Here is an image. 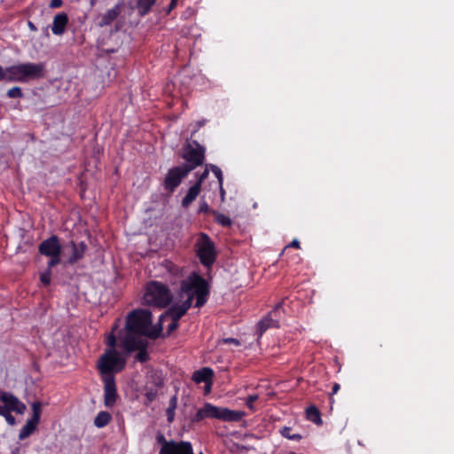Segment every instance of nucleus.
<instances>
[{"label": "nucleus", "mask_w": 454, "mask_h": 454, "mask_svg": "<svg viewBox=\"0 0 454 454\" xmlns=\"http://www.w3.org/2000/svg\"><path fill=\"white\" fill-rule=\"evenodd\" d=\"M121 9L119 5H115L114 8L109 9L106 13H104L99 21L98 26L100 27H106L113 23L114 20L117 19L120 15Z\"/></svg>", "instance_id": "18"}, {"label": "nucleus", "mask_w": 454, "mask_h": 454, "mask_svg": "<svg viewBox=\"0 0 454 454\" xmlns=\"http://www.w3.org/2000/svg\"><path fill=\"white\" fill-rule=\"evenodd\" d=\"M46 65L43 62H25L7 67L8 82L26 83L45 76Z\"/></svg>", "instance_id": "3"}, {"label": "nucleus", "mask_w": 454, "mask_h": 454, "mask_svg": "<svg viewBox=\"0 0 454 454\" xmlns=\"http://www.w3.org/2000/svg\"><path fill=\"white\" fill-rule=\"evenodd\" d=\"M209 170H210L209 164H207V165H206L204 171L198 176L196 183H200V186H201L204 180H206L207 178Z\"/></svg>", "instance_id": "36"}, {"label": "nucleus", "mask_w": 454, "mask_h": 454, "mask_svg": "<svg viewBox=\"0 0 454 454\" xmlns=\"http://www.w3.org/2000/svg\"><path fill=\"white\" fill-rule=\"evenodd\" d=\"M28 26L32 30H36L35 25L31 21L28 22Z\"/></svg>", "instance_id": "55"}, {"label": "nucleus", "mask_w": 454, "mask_h": 454, "mask_svg": "<svg viewBox=\"0 0 454 454\" xmlns=\"http://www.w3.org/2000/svg\"><path fill=\"white\" fill-rule=\"evenodd\" d=\"M219 190H220L221 200L224 201L226 192H225V190L223 189V186L219 185Z\"/></svg>", "instance_id": "47"}, {"label": "nucleus", "mask_w": 454, "mask_h": 454, "mask_svg": "<svg viewBox=\"0 0 454 454\" xmlns=\"http://www.w3.org/2000/svg\"><path fill=\"white\" fill-rule=\"evenodd\" d=\"M7 96L10 98H22L23 93L20 87L15 86V87L11 88L10 90H8Z\"/></svg>", "instance_id": "34"}, {"label": "nucleus", "mask_w": 454, "mask_h": 454, "mask_svg": "<svg viewBox=\"0 0 454 454\" xmlns=\"http://www.w3.org/2000/svg\"><path fill=\"white\" fill-rule=\"evenodd\" d=\"M211 215L214 216L215 222L219 225L223 227H231L232 225L231 219L224 214L212 210Z\"/></svg>", "instance_id": "25"}, {"label": "nucleus", "mask_w": 454, "mask_h": 454, "mask_svg": "<svg viewBox=\"0 0 454 454\" xmlns=\"http://www.w3.org/2000/svg\"><path fill=\"white\" fill-rule=\"evenodd\" d=\"M0 402L5 405L7 411H14L18 414H23L27 409L23 403L9 392L2 391L0 393Z\"/></svg>", "instance_id": "12"}, {"label": "nucleus", "mask_w": 454, "mask_h": 454, "mask_svg": "<svg viewBox=\"0 0 454 454\" xmlns=\"http://www.w3.org/2000/svg\"><path fill=\"white\" fill-rule=\"evenodd\" d=\"M288 247L297 249L301 248L300 242L297 239H294Z\"/></svg>", "instance_id": "46"}, {"label": "nucleus", "mask_w": 454, "mask_h": 454, "mask_svg": "<svg viewBox=\"0 0 454 454\" xmlns=\"http://www.w3.org/2000/svg\"><path fill=\"white\" fill-rule=\"evenodd\" d=\"M246 416L242 411H233L224 407H218L206 403L199 409L192 419V423H199L204 419H217L226 422H238Z\"/></svg>", "instance_id": "4"}, {"label": "nucleus", "mask_w": 454, "mask_h": 454, "mask_svg": "<svg viewBox=\"0 0 454 454\" xmlns=\"http://www.w3.org/2000/svg\"><path fill=\"white\" fill-rule=\"evenodd\" d=\"M161 332H162V326L160 324H159L158 325H155V326H153L151 325V326L146 329V333H145V336H146L150 339H153V340H156L157 338L160 337Z\"/></svg>", "instance_id": "29"}, {"label": "nucleus", "mask_w": 454, "mask_h": 454, "mask_svg": "<svg viewBox=\"0 0 454 454\" xmlns=\"http://www.w3.org/2000/svg\"><path fill=\"white\" fill-rule=\"evenodd\" d=\"M101 380L104 383V404L106 407H113L119 396L117 393L115 378L107 377L106 379Z\"/></svg>", "instance_id": "11"}, {"label": "nucleus", "mask_w": 454, "mask_h": 454, "mask_svg": "<svg viewBox=\"0 0 454 454\" xmlns=\"http://www.w3.org/2000/svg\"><path fill=\"white\" fill-rule=\"evenodd\" d=\"M7 408L5 407V405H0V416H5V413H7Z\"/></svg>", "instance_id": "49"}, {"label": "nucleus", "mask_w": 454, "mask_h": 454, "mask_svg": "<svg viewBox=\"0 0 454 454\" xmlns=\"http://www.w3.org/2000/svg\"><path fill=\"white\" fill-rule=\"evenodd\" d=\"M40 254L49 257L50 268H53L61 262L62 246L59 238L57 235H51L48 239L43 240L38 246Z\"/></svg>", "instance_id": "9"}, {"label": "nucleus", "mask_w": 454, "mask_h": 454, "mask_svg": "<svg viewBox=\"0 0 454 454\" xmlns=\"http://www.w3.org/2000/svg\"><path fill=\"white\" fill-rule=\"evenodd\" d=\"M214 371L209 367H203L193 372L192 380L197 383H205V392L209 393L211 391L213 384Z\"/></svg>", "instance_id": "15"}, {"label": "nucleus", "mask_w": 454, "mask_h": 454, "mask_svg": "<svg viewBox=\"0 0 454 454\" xmlns=\"http://www.w3.org/2000/svg\"><path fill=\"white\" fill-rule=\"evenodd\" d=\"M156 393L153 391H148L146 393V397L149 401H153L155 398Z\"/></svg>", "instance_id": "48"}, {"label": "nucleus", "mask_w": 454, "mask_h": 454, "mask_svg": "<svg viewBox=\"0 0 454 454\" xmlns=\"http://www.w3.org/2000/svg\"><path fill=\"white\" fill-rule=\"evenodd\" d=\"M271 313H270L267 317H263L257 324V333L259 336H262L269 328L270 327H278V322L270 317Z\"/></svg>", "instance_id": "20"}, {"label": "nucleus", "mask_w": 454, "mask_h": 454, "mask_svg": "<svg viewBox=\"0 0 454 454\" xmlns=\"http://www.w3.org/2000/svg\"><path fill=\"white\" fill-rule=\"evenodd\" d=\"M172 298V294L167 285L153 280L145 286L143 304L163 309L169 305Z\"/></svg>", "instance_id": "5"}, {"label": "nucleus", "mask_w": 454, "mask_h": 454, "mask_svg": "<svg viewBox=\"0 0 454 454\" xmlns=\"http://www.w3.org/2000/svg\"><path fill=\"white\" fill-rule=\"evenodd\" d=\"M159 454H193V450L190 442L170 440L168 447L160 448Z\"/></svg>", "instance_id": "13"}, {"label": "nucleus", "mask_w": 454, "mask_h": 454, "mask_svg": "<svg viewBox=\"0 0 454 454\" xmlns=\"http://www.w3.org/2000/svg\"><path fill=\"white\" fill-rule=\"evenodd\" d=\"M156 0H137V10L141 16L146 15L155 4Z\"/></svg>", "instance_id": "26"}, {"label": "nucleus", "mask_w": 454, "mask_h": 454, "mask_svg": "<svg viewBox=\"0 0 454 454\" xmlns=\"http://www.w3.org/2000/svg\"><path fill=\"white\" fill-rule=\"evenodd\" d=\"M70 245L72 247V254L68 258L67 263L73 265L84 257L88 247L83 241L76 243L74 240H72L70 242Z\"/></svg>", "instance_id": "16"}, {"label": "nucleus", "mask_w": 454, "mask_h": 454, "mask_svg": "<svg viewBox=\"0 0 454 454\" xmlns=\"http://www.w3.org/2000/svg\"><path fill=\"white\" fill-rule=\"evenodd\" d=\"M146 340L138 336V333L126 332L125 335L121 340V347L128 353L130 354L136 351Z\"/></svg>", "instance_id": "14"}, {"label": "nucleus", "mask_w": 454, "mask_h": 454, "mask_svg": "<svg viewBox=\"0 0 454 454\" xmlns=\"http://www.w3.org/2000/svg\"><path fill=\"white\" fill-rule=\"evenodd\" d=\"M186 314L184 309L179 304L172 305L167 311L166 315L170 317L173 321H179V319Z\"/></svg>", "instance_id": "23"}, {"label": "nucleus", "mask_w": 454, "mask_h": 454, "mask_svg": "<svg viewBox=\"0 0 454 454\" xmlns=\"http://www.w3.org/2000/svg\"><path fill=\"white\" fill-rule=\"evenodd\" d=\"M306 417L309 420L317 425L322 424L321 413L316 406L312 405L307 408Z\"/></svg>", "instance_id": "24"}, {"label": "nucleus", "mask_w": 454, "mask_h": 454, "mask_svg": "<svg viewBox=\"0 0 454 454\" xmlns=\"http://www.w3.org/2000/svg\"><path fill=\"white\" fill-rule=\"evenodd\" d=\"M212 210L207 201L202 200L200 204L198 213L211 214Z\"/></svg>", "instance_id": "38"}, {"label": "nucleus", "mask_w": 454, "mask_h": 454, "mask_svg": "<svg viewBox=\"0 0 454 454\" xmlns=\"http://www.w3.org/2000/svg\"><path fill=\"white\" fill-rule=\"evenodd\" d=\"M155 385L157 387H161L163 385V380L160 378H158L157 380H155Z\"/></svg>", "instance_id": "50"}, {"label": "nucleus", "mask_w": 454, "mask_h": 454, "mask_svg": "<svg viewBox=\"0 0 454 454\" xmlns=\"http://www.w3.org/2000/svg\"><path fill=\"white\" fill-rule=\"evenodd\" d=\"M153 324V315L149 309H136L126 317L125 331L145 336L146 329Z\"/></svg>", "instance_id": "6"}, {"label": "nucleus", "mask_w": 454, "mask_h": 454, "mask_svg": "<svg viewBox=\"0 0 454 454\" xmlns=\"http://www.w3.org/2000/svg\"><path fill=\"white\" fill-rule=\"evenodd\" d=\"M181 292L187 295V298L179 304L184 310L192 307V301L195 298V307L204 306L209 297L210 289L207 281L196 272H192L189 277L181 282Z\"/></svg>", "instance_id": "2"}, {"label": "nucleus", "mask_w": 454, "mask_h": 454, "mask_svg": "<svg viewBox=\"0 0 454 454\" xmlns=\"http://www.w3.org/2000/svg\"><path fill=\"white\" fill-rule=\"evenodd\" d=\"M174 10L173 7H171V5H168V7L167 8L166 10V14L168 15L170 14L171 11Z\"/></svg>", "instance_id": "52"}, {"label": "nucleus", "mask_w": 454, "mask_h": 454, "mask_svg": "<svg viewBox=\"0 0 454 454\" xmlns=\"http://www.w3.org/2000/svg\"><path fill=\"white\" fill-rule=\"evenodd\" d=\"M291 431H292V428L291 427H284L281 430H280V433H281V435L287 438V439H290V440H295V441H299L301 439V436L298 434H291Z\"/></svg>", "instance_id": "32"}, {"label": "nucleus", "mask_w": 454, "mask_h": 454, "mask_svg": "<svg viewBox=\"0 0 454 454\" xmlns=\"http://www.w3.org/2000/svg\"><path fill=\"white\" fill-rule=\"evenodd\" d=\"M68 24V17L65 12L58 13L54 19L51 27V31L56 35H61L65 33L66 27Z\"/></svg>", "instance_id": "17"}, {"label": "nucleus", "mask_w": 454, "mask_h": 454, "mask_svg": "<svg viewBox=\"0 0 454 454\" xmlns=\"http://www.w3.org/2000/svg\"><path fill=\"white\" fill-rule=\"evenodd\" d=\"M178 0H171L169 5L173 7L174 9L177 6Z\"/></svg>", "instance_id": "51"}, {"label": "nucleus", "mask_w": 454, "mask_h": 454, "mask_svg": "<svg viewBox=\"0 0 454 454\" xmlns=\"http://www.w3.org/2000/svg\"><path fill=\"white\" fill-rule=\"evenodd\" d=\"M200 191L201 186H200V183H195L190 187L187 194L182 200V207H188L196 200Z\"/></svg>", "instance_id": "19"}, {"label": "nucleus", "mask_w": 454, "mask_h": 454, "mask_svg": "<svg viewBox=\"0 0 454 454\" xmlns=\"http://www.w3.org/2000/svg\"><path fill=\"white\" fill-rule=\"evenodd\" d=\"M205 124V121H200L197 122V127L198 129H200V127H202L203 125Z\"/></svg>", "instance_id": "54"}, {"label": "nucleus", "mask_w": 454, "mask_h": 454, "mask_svg": "<svg viewBox=\"0 0 454 454\" xmlns=\"http://www.w3.org/2000/svg\"><path fill=\"white\" fill-rule=\"evenodd\" d=\"M112 420V415L108 411H99L94 419V425L98 428H103Z\"/></svg>", "instance_id": "21"}, {"label": "nucleus", "mask_w": 454, "mask_h": 454, "mask_svg": "<svg viewBox=\"0 0 454 454\" xmlns=\"http://www.w3.org/2000/svg\"><path fill=\"white\" fill-rule=\"evenodd\" d=\"M196 255L200 263L210 270L216 261L217 252L215 243L210 237L204 232H200L195 243Z\"/></svg>", "instance_id": "7"}, {"label": "nucleus", "mask_w": 454, "mask_h": 454, "mask_svg": "<svg viewBox=\"0 0 454 454\" xmlns=\"http://www.w3.org/2000/svg\"><path fill=\"white\" fill-rule=\"evenodd\" d=\"M11 412L12 411H7V413H5V416H4V418L8 422V424L12 426L15 424V418L11 414Z\"/></svg>", "instance_id": "42"}, {"label": "nucleus", "mask_w": 454, "mask_h": 454, "mask_svg": "<svg viewBox=\"0 0 454 454\" xmlns=\"http://www.w3.org/2000/svg\"><path fill=\"white\" fill-rule=\"evenodd\" d=\"M190 172L182 165L170 168L164 179V189L173 192Z\"/></svg>", "instance_id": "10"}, {"label": "nucleus", "mask_w": 454, "mask_h": 454, "mask_svg": "<svg viewBox=\"0 0 454 454\" xmlns=\"http://www.w3.org/2000/svg\"><path fill=\"white\" fill-rule=\"evenodd\" d=\"M120 321L121 319L118 318L112 326V331L106 339L107 348L98 361L97 367L101 379L115 378L114 374L123 371L126 365L125 357L116 349L117 336L121 338L123 332L122 330L118 331Z\"/></svg>", "instance_id": "1"}, {"label": "nucleus", "mask_w": 454, "mask_h": 454, "mask_svg": "<svg viewBox=\"0 0 454 454\" xmlns=\"http://www.w3.org/2000/svg\"><path fill=\"white\" fill-rule=\"evenodd\" d=\"M32 418L30 419L34 421H40L41 412H42V403L40 402H35L32 404Z\"/></svg>", "instance_id": "31"}, {"label": "nucleus", "mask_w": 454, "mask_h": 454, "mask_svg": "<svg viewBox=\"0 0 454 454\" xmlns=\"http://www.w3.org/2000/svg\"><path fill=\"white\" fill-rule=\"evenodd\" d=\"M167 268H168V271H169L171 274H173V275H175V276H176V277H178L179 275H181L182 270H181L178 266H176V264H174V263H172V262H168V265H167Z\"/></svg>", "instance_id": "35"}, {"label": "nucleus", "mask_w": 454, "mask_h": 454, "mask_svg": "<svg viewBox=\"0 0 454 454\" xmlns=\"http://www.w3.org/2000/svg\"><path fill=\"white\" fill-rule=\"evenodd\" d=\"M210 170L215 174V177L217 178L218 184L223 185V172L220 168L214 164H209Z\"/></svg>", "instance_id": "33"}, {"label": "nucleus", "mask_w": 454, "mask_h": 454, "mask_svg": "<svg viewBox=\"0 0 454 454\" xmlns=\"http://www.w3.org/2000/svg\"><path fill=\"white\" fill-rule=\"evenodd\" d=\"M3 80H6L8 82L7 67L4 69L0 66V82Z\"/></svg>", "instance_id": "43"}, {"label": "nucleus", "mask_w": 454, "mask_h": 454, "mask_svg": "<svg viewBox=\"0 0 454 454\" xmlns=\"http://www.w3.org/2000/svg\"><path fill=\"white\" fill-rule=\"evenodd\" d=\"M340 385L339 383H333L331 395L337 394V392L340 390Z\"/></svg>", "instance_id": "45"}, {"label": "nucleus", "mask_w": 454, "mask_h": 454, "mask_svg": "<svg viewBox=\"0 0 454 454\" xmlns=\"http://www.w3.org/2000/svg\"><path fill=\"white\" fill-rule=\"evenodd\" d=\"M176 403H177V398H176V395H174L173 397H171V399L169 401L168 407V409L166 411L167 420L169 423L174 421V419H175V410L176 408Z\"/></svg>", "instance_id": "28"}, {"label": "nucleus", "mask_w": 454, "mask_h": 454, "mask_svg": "<svg viewBox=\"0 0 454 454\" xmlns=\"http://www.w3.org/2000/svg\"><path fill=\"white\" fill-rule=\"evenodd\" d=\"M179 326L178 321H173L168 325V333H170L174 331H176Z\"/></svg>", "instance_id": "41"}, {"label": "nucleus", "mask_w": 454, "mask_h": 454, "mask_svg": "<svg viewBox=\"0 0 454 454\" xmlns=\"http://www.w3.org/2000/svg\"><path fill=\"white\" fill-rule=\"evenodd\" d=\"M39 422L34 421L32 419H28L25 426L20 429L19 434V439L24 440L27 438L30 434H33V432L35 430L36 426Z\"/></svg>", "instance_id": "22"}, {"label": "nucleus", "mask_w": 454, "mask_h": 454, "mask_svg": "<svg viewBox=\"0 0 454 454\" xmlns=\"http://www.w3.org/2000/svg\"><path fill=\"white\" fill-rule=\"evenodd\" d=\"M223 342L225 344H234L235 346H240V341L236 338H224Z\"/></svg>", "instance_id": "40"}, {"label": "nucleus", "mask_w": 454, "mask_h": 454, "mask_svg": "<svg viewBox=\"0 0 454 454\" xmlns=\"http://www.w3.org/2000/svg\"><path fill=\"white\" fill-rule=\"evenodd\" d=\"M156 442L161 445V448L168 447V445L170 443V441H167L166 437L161 433L157 434Z\"/></svg>", "instance_id": "37"}, {"label": "nucleus", "mask_w": 454, "mask_h": 454, "mask_svg": "<svg viewBox=\"0 0 454 454\" xmlns=\"http://www.w3.org/2000/svg\"><path fill=\"white\" fill-rule=\"evenodd\" d=\"M148 342L147 340L143 343L139 348L137 350L138 351L136 355V359L140 363H146L150 359V355L147 351Z\"/></svg>", "instance_id": "27"}, {"label": "nucleus", "mask_w": 454, "mask_h": 454, "mask_svg": "<svg viewBox=\"0 0 454 454\" xmlns=\"http://www.w3.org/2000/svg\"><path fill=\"white\" fill-rule=\"evenodd\" d=\"M63 4L62 0H51L50 4V7L51 8H59Z\"/></svg>", "instance_id": "44"}, {"label": "nucleus", "mask_w": 454, "mask_h": 454, "mask_svg": "<svg viewBox=\"0 0 454 454\" xmlns=\"http://www.w3.org/2000/svg\"><path fill=\"white\" fill-rule=\"evenodd\" d=\"M51 270L52 268H50L49 263H47V269L40 274V281L43 286H50L51 280Z\"/></svg>", "instance_id": "30"}, {"label": "nucleus", "mask_w": 454, "mask_h": 454, "mask_svg": "<svg viewBox=\"0 0 454 454\" xmlns=\"http://www.w3.org/2000/svg\"><path fill=\"white\" fill-rule=\"evenodd\" d=\"M258 399L257 395H250L247 397L246 405L248 409L254 410V403Z\"/></svg>", "instance_id": "39"}, {"label": "nucleus", "mask_w": 454, "mask_h": 454, "mask_svg": "<svg viewBox=\"0 0 454 454\" xmlns=\"http://www.w3.org/2000/svg\"><path fill=\"white\" fill-rule=\"evenodd\" d=\"M174 10L173 7H171V5H168V7L167 8L166 10V14L168 15L170 14L171 11Z\"/></svg>", "instance_id": "53"}, {"label": "nucleus", "mask_w": 454, "mask_h": 454, "mask_svg": "<svg viewBox=\"0 0 454 454\" xmlns=\"http://www.w3.org/2000/svg\"><path fill=\"white\" fill-rule=\"evenodd\" d=\"M206 149L199 142L193 140L192 143L186 144L183 148L182 158L186 161L182 166L189 172L201 166L205 160Z\"/></svg>", "instance_id": "8"}]
</instances>
